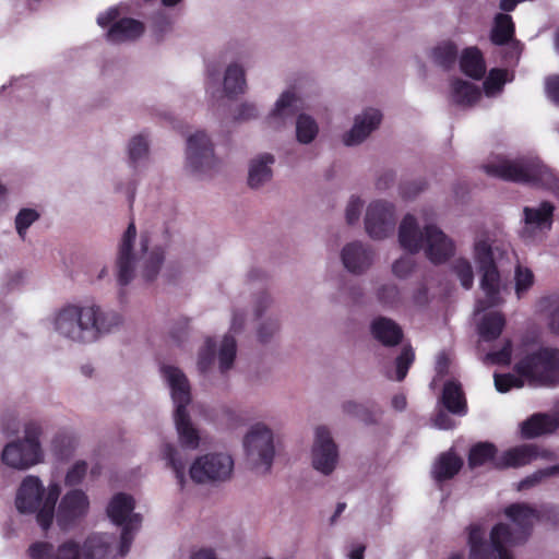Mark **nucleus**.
<instances>
[{"instance_id": "79ce46f5", "label": "nucleus", "mask_w": 559, "mask_h": 559, "mask_svg": "<svg viewBox=\"0 0 559 559\" xmlns=\"http://www.w3.org/2000/svg\"><path fill=\"white\" fill-rule=\"evenodd\" d=\"M514 33L512 19L508 14L499 13L495 17V25L491 31V40L497 45L509 41Z\"/></svg>"}, {"instance_id": "ddd939ff", "label": "nucleus", "mask_w": 559, "mask_h": 559, "mask_svg": "<svg viewBox=\"0 0 559 559\" xmlns=\"http://www.w3.org/2000/svg\"><path fill=\"white\" fill-rule=\"evenodd\" d=\"M219 165L213 143L204 131H195L187 140L186 168L199 178L211 176Z\"/></svg>"}, {"instance_id": "f03ea898", "label": "nucleus", "mask_w": 559, "mask_h": 559, "mask_svg": "<svg viewBox=\"0 0 559 559\" xmlns=\"http://www.w3.org/2000/svg\"><path fill=\"white\" fill-rule=\"evenodd\" d=\"M164 261V249L155 243L148 233L141 234L136 240V228L130 223L123 233L118 252V280L122 285L130 283L135 272L150 282L160 271Z\"/></svg>"}, {"instance_id": "680f3d73", "label": "nucleus", "mask_w": 559, "mask_h": 559, "mask_svg": "<svg viewBox=\"0 0 559 559\" xmlns=\"http://www.w3.org/2000/svg\"><path fill=\"white\" fill-rule=\"evenodd\" d=\"M546 94L554 103L559 104V76H549L545 83Z\"/></svg>"}, {"instance_id": "bb28decb", "label": "nucleus", "mask_w": 559, "mask_h": 559, "mask_svg": "<svg viewBox=\"0 0 559 559\" xmlns=\"http://www.w3.org/2000/svg\"><path fill=\"white\" fill-rule=\"evenodd\" d=\"M115 536L110 534H95L90 536L83 546V554L86 559H115L122 556L121 544L119 548L114 547Z\"/></svg>"}, {"instance_id": "de8ad7c7", "label": "nucleus", "mask_w": 559, "mask_h": 559, "mask_svg": "<svg viewBox=\"0 0 559 559\" xmlns=\"http://www.w3.org/2000/svg\"><path fill=\"white\" fill-rule=\"evenodd\" d=\"M535 277L526 266L518 265L514 271V290L518 299H521L534 285Z\"/></svg>"}, {"instance_id": "20e7f679", "label": "nucleus", "mask_w": 559, "mask_h": 559, "mask_svg": "<svg viewBox=\"0 0 559 559\" xmlns=\"http://www.w3.org/2000/svg\"><path fill=\"white\" fill-rule=\"evenodd\" d=\"M247 311L239 305L230 310L229 332L219 342L206 337L198 350L197 369L209 381L224 377L235 365L237 357V342L233 334L245 331L247 325Z\"/></svg>"}, {"instance_id": "a878e982", "label": "nucleus", "mask_w": 559, "mask_h": 559, "mask_svg": "<svg viewBox=\"0 0 559 559\" xmlns=\"http://www.w3.org/2000/svg\"><path fill=\"white\" fill-rule=\"evenodd\" d=\"M275 157L271 153H260L248 163L247 183L253 190H259L272 181Z\"/></svg>"}, {"instance_id": "f704fd0d", "label": "nucleus", "mask_w": 559, "mask_h": 559, "mask_svg": "<svg viewBox=\"0 0 559 559\" xmlns=\"http://www.w3.org/2000/svg\"><path fill=\"white\" fill-rule=\"evenodd\" d=\"M461 71L475 79L479 80L486 72V64L481 52L476 47H468L464 49L460 57Z\"/></svg>"}, {"instance_id": "6ab92c4d", "label": "nucleus", "mask_w": 559, "mask_h": 559, "mask_svg": "<svg viewBox=\"0 0 559 559\" xmlns=\"http://www.w3.org/2000/svg\"><path fill=\"white\" fill-rule=\"evenodd\" d=\"M382 112L378 108L367 107L355 115L352 128L344 132L342 142L345 146L364 143L381 124Z\"/></svg>"}, {"instance_id": "c85d7f7f", "label": "nucleus", "mask_w": 559, "mask_h": 559, "mask_svg": "<svg viewBox=\"0 0 559 559\" xmlns=\"http://www.w3.org/2000/svg\"><path fill=\"white\" fill-rule=\"evenodd\" d=\"M483 97L480 88L468 81L454 79L450 83L449 99L462 108H469L477 105Z\"/></svg>"}, {"instance_id": "58836bf2", "label": "nucleus", "mask_w": 559, "mask_h": 559, "mask_svg": "<svg viewBox=\"0 0 559 559\" xmlns=\"http://www.w3.org/2000/svg\"><path fill=\"white\" fill-rule=\"evenodd\" d=\"M442 402L449 412L464 415L466 413V403L461 389V384L455 381H448L443 388Z\"/></svg>"}, {"instance_id": "f3484780", "label": "nucleus", "mask_w": 559, "mask_h": 559, "mask_svg": "<svg viewBox=\"0 0 559 559\" xmlns=\"http://www.w3.org/2000/svg\"><path fill=\"white\" fill-rule=\"evenodd\" d=\"M117 7H111L97 15L99 27L107 28L106 39L112 44L132 41L141 37L145 31L144 24L132 17L119 19Z\"/></svg>"}, {"instance_id": "473e14b6", "label": "nucleus", "mask_w": 559, "mask_h": 559, "mask_svg": "<svg viewBox=\"0 0 559 559\" xmlns=\"http://www.w3.org/2000/svg\"><path fill=\"white\" fill-rule=\"evenodd\" d=\"M373 337L385 346H394L400 343L403 334L401 328L391 319L377 318L371 323Z\"/></svg>"}, {"instance_id": "2f4dec72", "label": "nucleus", "mask_w": 559, "mask_h": 559, "mask_svg": "<svg viewBox=\"0 0 559 559\" xmlns=\"http://www.w3.org/2000/svg\"><path fill=\"white\" fill-rule=\"evenodd\" d=\"M539 456L537 448L533 444H522L504 451L495 460L498 468L520 467L531 463Z\"/></svg>"}, {"instance_id": "4be33fe9", "label": "nucleus", "mask_w": 559, "mask_h": 559, "mask_svg": "<svg viewBox=\"0 0 559 559\" xmlns=\"http://www.w3.org/2000/svg\"><path fill=\"white\" fill-rule=\"evenodd\" d=\"M554 206L549 202H543L538 207H525V227L523 237L528 241L542 239L544 234L551 228Z\"/></svg>"}, {"instance_id": "7c9ffc66", "label": "nucleus", "mask_w": 559, "mask_h": 559, "mask_svg": "<svg viewBox=\"0 0 559 559\" xmlns=\"http://www.w3.org/2000/svg\"><path fill=\"white\" fill-rule=\"evenodd\" d=\"M151 140L146 133H138L132 135L127 143V162L134 169L144 168L151 156Z\"/></svg>"}, {"instance_id": "052dcab7", "label": "nucleus", "mask_w": 559, "mask_h": 559, "mask_svg": "<svg viewBox=\"0 0 559 559\" xmlns=\"http://www.w3.org/2000/svg\"><path fill=\"white\" fill-rule=\"evenodd\" d=\"M273 300L270 295L262 294L254 300L253 312L257 318H261L271 308Z\"/></svg>"}, {"instance_id": "9d476101", "label": "nucleus", "mask_w": 559, "mask_h": 559, "mask_svg": "<svg viewBox=\"0 0 559 559\" xmlns=\"http://www.w3.org/2000/svg\"><path fill=\"white\" fill-rule=\"evenodd\" d=\"M510 537L508 525L498 524L490 533V542L486 540V530L480 525L469 526L468 559H513L507 546L514 545Z\"/></svg>"}, {"instance_id": "774afa93", "label": "nucleus", "mask_w": 559, "mask_h": 559, "mask_svg": "<svg viewBox=\"0 0 559 559\" xmlns=\"http://www.w3.org/2000/svg\"><path fill=\"white\" fill-rule=\"evenodd\" d=\"M366 546L361 543H354L350 545L348 552L349 559H364Z\"/></svg>"}, {"instance_id": "6e6552de", "label": "nucleus", "mask_w": 559, "mask_h": 559, "mask_svg": "<svg viewBox=\"0 0 559 559\" xmlns=\"http://www.w3.org/2000/svg\"><path fill=\"white\" fill-rule=\"evenodd\" d=\"M483 168L486 174L492 177L542 185L559 198V179L539 162L495 156Z\"/></svg>"}, {"instance_id": "b1692460", "label": "nucleus", "mask_w": 559, "mask_h": 559, "mask_svg": "<svg viewBox=\"0 0 559 559\" xmlns=\"http://www.w3.org/2000/svg\"><path fill=\"white\" fill-rule=\"evenodd\" d=\"M340 257L344 269L354 274L364 273L373 262L372 250L361 241L346 243Z\"/></svg>"}, {"instance_id": "69168bd1", "label": "nucleus", "mask_w": 559, "mask_h": 559, "mask_svg": "<svg viewBox=\"0 0 559 559\" xmlns=\"http://www.w3.org/2000/svg\"><path fill=\"white\" fill-rule=\"evenodd\" d=\"M435 426L439 429H451L454 427V421L443 412H440L435 418Z\"/></svg>"}, {"instance_id": "5fc2aeb1", "label": "nucleus", "mask_w": 559, "mask_h": 559, "mask_svg": "<svg viewBox=\"0 0 559 559\" xmlns=\"http://www.w3.org/2000/svg\"><path fill=\"white\" fill-rule=\"evenodd\" d=\"M511 360V342L506 340L502 348L498 352H489L486 354L484 361L495 365H508Z\"/></svg>"}, {"instance_id": "603ef678", "label": "nucleus", "mask_w": 559, "mask_h": 559, "mask_svg": "<svg viewBox=\"0 0 559 559\" xmlns=\"http://www.w3.org/2000/svg\"><path fill=\"white\" fill-rule=\"evenodd\" d=\"M365 206L364 201L357 197L352 195L345 207V218L348 224H356L359 222L362 209Z\"/></svg>"}, {"instance_id": "13d9d810", "label": "nucleus", "mask_w": 559, "mask_h": 559, "mask_svg": "<svg viewBox=\"0 0 559 559\" xmlns=\"http://www.w3.org/2000/svg\"><path fill=\"white\" fill-rule=\"evenodd\" d=\"M414 267V259L411 255H404L393 263L392 271L395 276L404 278L413 272Z\"/></svg>"}, {"instance_id": "a19ab883", "label": "nucleus", "mask_w": 559, "mask_h": 559, "mask_svg": "<svg viewBox=\"0 0 559 559\" xmlns=\"http://www.w3.org/2000/svg\"><path fill=\"white\" fill-rule=\"evenodd\" d=\"M296 139L300 144L312 143L319 134V124L308 114H299L296 118Z\"/></svg>"}, {"instance_id": "423d86ee", "label": "nucleus", "mask_w": 559, "mask_h": 559, "mask_svg": "<svg viewBox=\"0 0 559 559\" xmlns=\"http://www.w3.org/2000/svg\"><path fill=\"white\" fill-rule=\"evenodd\" d=\"M160 374L174 403V423L179 445L194 451L202 443L200 430L192 423L187 406L191 403V385L185 372L176 366L164 365Z\"/></svg>"}, {"instance_id": "a211bd4d", "label": "nucleus", "mask_w": 559, "mask_h": 559, "mask_svg": "<svg viewBox=\"0 0 559 559\" xmlns=\"http://www.w3.org/2000/svg\"><path fill=\"white\" fill-rule=\"evenodd\" d=\"M90 511V499L82 489L68 490L55 509V520L61 530H69L84 519Z\"/></svg>"}, {"instance_id": "dca6fc26", "label": "nucleus", "mask_w": 559, "mask_h": 559, "mask_svg": "<svg viewBox=\"0 0 559 559\" xmlns=\"http://www.w3.org/2000/svg\"><path fill=\"white\" fill-rule=\"evenodd\" d=\"M309 460L311 467L322 476H330L337 468L338 447L328 428L320 426L314 429Z\"/></svg>"}, {"instance_id": "39448f33", "label": "nucleus", "mask_w": 559, "mask_h": 559, "mask_svg": "<svg viewBox=\"0 0 559 559\" xmlns=\"http://www.w3.org/2000/svg\"><path fill=\"white\" fill-rule=\"evenodd\" d=\"M61 493L58 481H50L47 486L37 475H26L19 484L14 498V506L19 513L34 515L41 530L51 527L55 520V509Z\"/></svg>"}, {"instance_id": "338daca9", "label": "nucleus", "mask_w": 559, "mask_h": 559, "mask_svg": "<svg viewBox=\"0 0 559 559\" xmlns=\"http://www.w3.org/2000/svg\"><path fill=\"white\" fill-rule=\"evenodd\" d=\"M393 181H394L393 174L385 173L378 178L376 186L379 190H386L391 187Z\"/></svg>"}, {"instance_id": "4d7b16f0", "label": "nucleus", "mask_w": 559, "mask_h": 559, "mask_svg": "<svg viewBox=\"0 0 559 559\" xmlns=\"http://www.w3.org/2000/svg\"><path fill=\"white\" fill-rule=\"evenodd\" d=\"M523 381L513 374H495V386L501 393L508 392L511 388H521Z\"/></svg>"}, {"instance_id": "5701e85b", "label": "nucleus", "mask_w": 559, "mask_h": 559, "mask_svg": "<svg viewBox=\"0 0 559 559\" xmlns=\"http://www.w3.org/2000/svg\"><path fill=\"white\" fill-rule=\"evenodd\" d=\"M506 251L503 245H499L489 233L478 234L473 242V259L479 272L497 269L496 258Z\"/></svg>"}, {"instance_id": "a18cd8bd", "label": "nucleus", "mask_w": 559, "mask_h": 559, "mask_svg": "<svg viewBox=\"0 0 559 559\" xmlns=\"http://www.w3.org/2000/svg\"><path fill=\"white\" fill-rule=\"evenodd\" d=\"M496 449L491 443H478L469 451L468 463L472 467L481 466L490 461L495 463Z\"/></svg>"}, {"instance_id": "c9c22d12", "label": "nucleus", "mask_w": 559, "mask_h": 559, "mask_svg": "<svg viewBox=\"0 0 559 559\" xmlns=\"http://www.w3.org/2000/svg\"><path fill=\"white\" fill-rule=\"evenodd\" d=\"M506 325V319L501 312H489L483 316L477 324L479 342L496 340Z\"/></svg>"}, {"instance_id": "cd10ccee", "label": "nucleus", "mask_w": 559, "mask_h": 559, "mask_svg": "<svg viewBox=\"0 0 559 559\" xmlns=\"http://www.w3.org/2000/svg\"><path fill=\"white\" fill-rule=\"evenodd\" d=\"M246 69L242 62L234 60L229 62L223 75L222 92L229 98L242 95L247 91Z\"/></svg>"}, {"instance_id": "1a4fd4ad", "label": "nucleus", "mask_w": 559, "mask_h": 559, "mask_svg": "<svg viewBox=\"0 0 559 559\" xmlns=\"http://www.w3.org/2000/svg\"><path fill=\"white\" fill-rule=\"evenodd\" d=\"M241 445L245 459L253 469L261 473L271 469L277 452V437L266 423L251 424L242 436Z\"/></svg>"}, {"instance_id": "09e8293b", "label": "nucleus", "mask_w": 559, "mask_h": 559, "mask_svg": "<svg viewBox=\"0 0 559 559\" xmlns=\"http://www.w3.org/2000/svg\"><path fill=\"white\" fill-rule=\"evenodd\" d=\"M40 217L35 209L25 207L19 211L15 216V229L21 239H25L27 229Z\"/></svg>"}, {"instance_id": "4468645a", "label": "nucleus", "mask_w": 559, "mask_h": 559, "mask_svg": "<svg viewBox=\"0 0 559 559\" xmlns=\"http://www.w3.org/2000/svg\"><path fill=\"white\" fill-rule=\"evenodd\" d=\"M135 507L134 498L124 492L112 496L107 506V515L116 525L122 527L121 555H126L133 539V532L138 531L142 523L139 513L133 512Z\"/></svg>"}, {"instance_id": "aec40b11", "label": "nucleus", "mask_w": 559, "mask_h": 559, "mask_svg": "<svg viewBox=\"0 0 559 559\" xmlns=\"http://www.w3.org/2000/svg\"><path fill=\"white\" fill-rule=\"evenodd\" d=\"M298 102V95L293 88L283 91L265 116L266 127L272 130L286 128L296 115Z\"/></svg>"}, {"instance_id": "4c0bfd02", "label": "nucleus", "mask_w": 559, "mask_h": 559, "mask_svg": "<svg viewBox=\"0 0 559 559\" xmlns=\"http://www.w3.org/2000/svg\"><path fill=\"white\" fill-rule=\"evenodd\" d=\"M558 420L546 414H535L525 420L521 426V432L525 438H535L543 433L554 431Z\"/></svg>"}, {"instance_id": "ea45409f", "label": "nucleus", "mask_w": 559, "mask_h": 559, "mask_svg": "<svg viewBox=\"0 0 559 559\" xmlns=\"http://www.w3.org/2000/svg\"><path fill=\"white\" fill-rule=\"evenodd\" d=\"M78 438L68 432L57 433L50 443V451L57 460L63 461L71 457L78 448Z\"/></svg>"}, {"instance_id": "0eeeda50", "label": "nucleus", "mask_w": 559, "mask_h": 559, "mask_svg": "<svg viewBox=\"0 0 559 559\" xmlns=\"http://www.w3.org/2000/svg\"><path fill=\"white\" fill-rule=\"evenodd\" d=\"M401 246L409 252L424 250L432 263H442L455 252V243L437 225L427 224L423 230L418 228L416 218L406 215L399 227Z\"/></svg>"}, {"instance_id": "6e6d98bb", "label": "nucleus", "mask_w": 559, "mask_h": 559, "mask_svg": "<svg viewBox=\"0 0 559 559\" xmlns=\"http://www.w3.org/2000/svg\"><path fill=\"white\" fill-rule=\"evenodd\" d=\"M557 474H559V465L539 469V471L535 472L534 474H532L531 476H528L527 478H525L524 480H522L519 484V489L522 490V489L528 488V487L539 483L545 477L557 475Z\"/></svg>"}, {"instance_id": "f8f14e48", "label": "nucleus", "mask_w": 559, "mask_h": 559, "mask_svg": "<svg viewBox=\"0 0 559 559\" xmlns=\"http://www.w3.org/2000/svg\"><path fill=\"white\" fill-rule=\"evenodd\" d=\"M233 471V456L218 451L197 456L190 465L189 475L197 484H212L229 479Z\"/></svg>"}, {"instance_id": "412c9836", "label": "nucleus", "mask_w": 559, "mask_h": 559, "mask_svg": "<svg viewBox=\"0 0 559 559\" xmlns=\"http://www.w3.org/2000/svg\"><path fill=\"white\" fill-rule=\"evenodd\" d=\"M506 516L512 522L513 527L509 528L510 537L514 540L513 544L523 542L527 535L528 530L539 519L537 510L524 503H514L506 508Z\"/></svg>"}, {"instance_id": "37998d69", "label": "nucleus", "mask_w": 559, "mask_h": 559, "mask_svg": "<svg viewBox=\"0 0 559 559\" xmlns=\"http://www.w3.org/2000/svg\"><path fill=\"white\" fill-rule=\"evenodd\" d=\"M457 49L451 41L436 45L429 52L430 59L442 68H450L456 59Z\"/></svg>"}, {"instance_id": "c756f323", "label": "nucleus", "mask_w": 559, "mask_h": 559, "mask_svg": "<svg viewBox=\"0 0 559 559\" xmlns=\"http://www.w3.org/2000/svg\"><path fill=\"white\" fill-rule=\"evenodd\" d=\"M32 559H80L79 545L72 540L66 542L53 551L49 543L39 542L29 547Z\"/></svg>"}, {"instance_id": "393cba45", "label": "nucleus", "mask_w": 559, "mask_h": 559, "mask_svg": "<svg viewBox=\"0 0 559 559\" xmlns=\"http://www.w3.org/2000/svg\"><path fill=\"white\" fill-rule=\"evenodd\" d=\"M480 289L484 298L477 302L476 311H483L504 301L503 294L507 292V286L502 284L498 269L481 272Z\"/></svg>"}, {"instance_id": "864d4df0", "label": "nucleus", "mask_w": 559, "mask_h": 559, "mask_svg": "<svg viewBox=\"0 0 559 559\" xmlns=\"http://www.w3.org/2000/svg\"><path fill=\"white\" fill-rule=\"evenodd\" d=\"M414 361V353L412 348L405 347L401 355L396 358V370H395V379L397 381H402L408 371V368Z\"/></svg>"}, {"instance_id": "9b49d317", "label": "nucleus", "mask_w": 559, "mask_h": 559, "mask_svg": "<svg viewBox=\"0 0 559 559\" xmlns=\"http://www.w3.org/2000/svg\"><path fill=\"white\" fill-rule=\"evenodd\" d=\"M516 371L534 385H549L559 381V350L540 348L516 364Z\"/></svg>"}, {"instance_id": "2eb2a0df", "label": "nucleus", "mask_w": 559, "mask_h": 559, "mask_svg": "<svg viewBox=\"0 0 559 559\" xmlns=\"http://www.w3.org/2000/svg\"><path fill=\"white\" fill-rule=\"evenodd\" d=\"M397 223V210L393 202L373 199L365 206L364 227L373 240H383L392 236Z\"/></svg>"}, {"instance_id": "72a5a7b5", "label": "nucleus", "mask_w": 559, "mask_h": 559, "mask_svg": "<svg viewBox=\"0 0 559 559\" xmlns=\"http://www.w3.org/2000/svg\"><path fill=\"white\" fill-rule=\"evenodd\" d=\"M158 455L173 469L178 484L183 487L186 484V463L178 449L170 442H163Z\"/></svg>"}, {"instance_id": "0e129e2a", "label": "nucleus", "mask_w": 559, "mask_h": 559, "mask_svg": "<svg viewBox=\"0 0 559 559\" xmlns=\"http://www.w3.org/2000/svg\"><path fill=\"white\" fill-rule=\"evenodd\" d=\"M259 110L254 104L245 103L239 107L237 118L241 120H249L258 117Z\"/></svg>"}, {"instance_id": "49530a36", "label": "nucleus", "mask_w": 559, "mask_h": 559, "mask_svg": "<svg viewBox=\"0 0 559 559\" xmlns=\"http://www.w3.org/2000/svg\"><path fill=\"white\" fill-rule=\"evenodd\" d=\"M507 82V71L500 69L490 70L484 82V95L486 97L498 96Z\"/></svg>"}, {"instance_id": "3c124183", "label": "nucleus", "mask_w": 559, "mask_h": 559, "mask_svg": "<svg viewBox=\"0 0 559 559\" xmlns=\"http://www.w3.org/2000/svg\"><path fill=\"white\" fill-rule=\"evenodd\" d=\"M87 464L85 461L74 462L67 471L64 476V484L67 486L80 485L86 475Z\"/></svg>"}, {"instance_id": "f257e3e1", "label": "nucleus", "mask_w": 559, "mask_h": 559, "mask_svg": "<svg viewBox=\"0 0 559 559\" xmlns=\"http://www.w3.org/2000/svg\"><path fill=\"white\" fill-rule=\"evenodd\" d=\"M52 333L75 345H88L122 326L123 316L104 311L94 301H68L56 308L47 319Z\"/></svg>"}, {"instance_id": "bf43d9fd", "label": "nucleus", "mask_w": 559, "mask_h": 559, "mask_svg": "<svg viewBox=\"0 0 559 559\" xmlns=\"http://www.w3.org/2000/svg\"><path fill=\"white\" fill-rule=\"evenodd\" d=\"M400 293L395 286L389 285L381 288L379 299L385 306L395 307L399 301Z\"/></svg>"}, {"instance_id": "c03bdc74", "label": "nucleus", "mask_w": 559, "mask_h": 559, "mask_svg": "<svg viewBox=\"0 0 559 559\" xmlns=\"http://www.w3.org/2000/svg\"><path fill=\"white\" fill-rule=\"evenodd\" d=\"M280 320L276 317L269 316L262 319L255 329L257 340L261 344L270 343L280 332Z\"/></svg>"}, {"instance_id": "7ed1b4c3", "label": "nucleus", "mask_w": 559, "mask_h": 559, "mask_svg": "<svg viewBox=\"0 0 559 559\" xmlns=\"http://www.w3.org/2000/svg\"><path fill=\"white\" fill-rule=\"evenodd\" d=\"M22 428L23 437L14 438L7 442L0 453V463L7 468L25 472L45 461V452L41 444L43 427L35 419H26L23 423L12 415L2 419L1 431L12 437Z\"/></svg>"}, {"instance_id": "e433bc0d", "label": "nucleus", "mask_w": 559, "mask_h": 559, "mask_svg": "<svg viewBox=\"0 0 559 559\" xmlns=\"http://www.w3.org/2000/svg\"><path fill=\"white\" fill-rule=\"evenodd\" d=\"M462 465L463 461L454 452L442 453L433 464L432 476L437 481L450 479L459 473Z\"/></svg>"}, {"instance_id": "e2e57ef3", "label": "nucleus", "mask_w": 559, "mask_h": 559, "mask_svg": "<svg viewBox=\"0 0 559 559\" xmlns=\"http://www.w3.org/2000/svg\"><path fill=\"white\" fill-rule=\"evenodd\" d=\"M424 189V185L420 182H407L401 186L400 194L404 199H412L417 195Z\"/></svg>"}, {"instance_id": "8fccbe9b", "label": "nucleus", "mask_w": 559, "mask_h": 559, "mask_svg": "<svg viewBox=\"0 0 559 559\" xmlns=\"http://www.w3.org/2000/svg\"><path fill=\"white\" fill-rule=\"evenodd\" d=\"M453 270L462 286L466 289H469L474 283V272L469 261L464 258L457 259L454 262Z\"/></svg>"}]
</instances>
